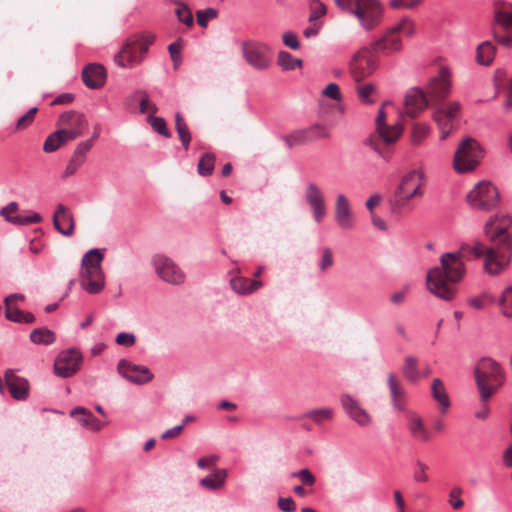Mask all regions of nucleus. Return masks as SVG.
<instances>
[{
    "label": "nucleus",
    "mask_w": 512,
    "mask_h": 512,
    "mask_svg": "<svg viewBox=\"0 0 512 512\" xmlns=\"http://www.w3.org/2000/svg\"><path fill=\"white\" fill-rule=\"evenodd\" d=\"M512 217L506 213L491 216L484 225V233L490 242L487 246L475 242L472 246L462 245L457 252L444 253L440 257V266L430 269L426 277L430 293L444 301H451L456 295L455 284L465 276L464 260L468 255L483 259V267L489 275H499L509 265L512 257V237L509 229Z\"/></svg>",
    "instance_id": "obj_1"
},
{
    "label": "nucleus",
    "mask_w": 512,
    "mask_h": 512,
    "mask_svg": "<svg viewBox=\"0 0 512 512\" xmlns=\"http://www.w3.org/2000/svg\"><path fill=\"white\" fill-rule=\"evenodd\" d=\"M387 386L390 402L396 412H405V427L410 437L420 443H428L432 440V433L426 425L423 417L413 410H407V393L395 373L387 374Z\"/></svg>",
    "instance_id": "obj_2"
},
{
    "label": "nucleus",
    "mask_w": 512,
    "mask_h": 512,
    "mask_svg": "<svg viewBox=\"0 0 512 512\" xmlns=\"http://www.w3.org/2000/svg\"><path fill=\"white\" fill-rule=\"evenodd\" d=\"M425 175L421 169H413L405 173L393 193L392 209L397 213L411 211L416 201L423 197Z\"/></svg>",
    "instance_id": "obj_3"
},
{
    "label": "nucleus",
    "mask_w": 512,
    "mask_h": 512,
    "mask_svg": "<svg viewBox=\"0 0 512 512\" xmlns=\"http://www.w3.org/2000/svg\"><path fill=\"white\" fill-rule=\"evenodd\" d=\"M474 377L479 397L489 400L505 383V372L492 358L480 359L474 367Z\"/></svg>",
    "instance_id": "obj_4"
},
{
    "label": "nucleus",
    "mask_w": 512,
    "mask_h": 512,
    "mask_svg": "<svg viewBox=\"0 0 512 512\" xmlns=\"http://www.w3.org/2000/svg\"><path fill=\"white\" fill-rule=\"evenodd\" d=\"M104 254L100 249H91L82 258L79 272L80 286L89 294H99L105 287V274L102 270Z\"/></svg>",
    "instance_id": "obj_5"
},
{
    "label": "nucleus",
    "mask_w": 512,
    "mask_h": 512,
    "mask_svg": "<svg viewBox=\"0 0 512 512\" xmlns=\"http://www.w3.org/2000/svg\"><path fill=\"white\" fill-rule=\"evenodd\" d=\"M154 41L155 36L148 32L129 36L114 56L115 63L124 69L136 67L144 60L149 47Z\"/></svg>",
    "instance_id": "obj_6"
},
{
    "label": "nucleus",
    "mask_w": 512,
    "mask_h": 512,
    "mask_svg": "<svg viewBox=\"0 0 512 512\" xmlns=\"http://www.w3.org/2000/svg\"><path fill=\"white\" fill-rule=\"evenodd\" d=\"M483 157L484 150L480 143L474 138L466 137L454 153L453 167L457 173H469L478 167Z\"/></svg>",
    "instance_id": "obj_7"
},
{
    "label": "nucleus",
    "mask_w": 512,
    "mask_h": 512,
    "mask_svg": "<svg viewBox=\"0 0 512 512\" xmlns=\"http://www.w3.org/2000/svg\"><path fill=\"white\" fill-rule=\"evenodd\" d=\"M466 200L472 209L488 212L499 205L500 194L491 182L480 181L468 192Z\"/></svg>",
    "instance_id": "obj_8"
},
{
    "label": "nucleus",
    "mask_w": 512,
    "mask_h": 512,
    "mask_svg": "<svg viewBox=\"0 0 512 512\" xmlns=\"http://www.w3.org/2000/svg\"><path fill=\"white\" fill-rule=\"evenodd\" d=\"M460 112L461 104L458 101L434 105L432 118L440 131V140H446L452 131L455 130Z\"/></svg>",
    "instance_id": "obj_9"
},
{
    "label": "nucleus",
    "mask_w": 512,
    "mask_h": 512,
    "mask_svg": "<svg viewBox=\"0 0 512 512\" xmlns=\"http://www.w3.org/2000/svg\"><path fill=\"white\" fill-rule=\"evenodd\" d=\"M493 36L503 46H512V4L507 2L496 3Z\"/></svg>",
    "instance_id": "obj_10"
},
{
    "label": "nucleus",
    "mask_w": 512,
    "mask_h": 512,
    "mask_svg": "<svg viewBox=\"0 0 512 512\" xmlns=\"http://www.w3.org/2000/svg\"><path fill=\"white\" fill-rule=\"evenodd\" d=\"M452 89V73L447 66H440L437 75L431 77L425 87V94L431 105L444 103Z\"/></svg>",
    "instance_id": "obj_11"
},
{
    "label": "nucleus",
    "mask_w": 512,
    "mask_h": 512,
    "mask_svg": "<svg viewBox=\"0 0 512 512\" xmlns=\"http://www.w3.org/2000/svg\"><path fill=\"white\" fill-rule=\"evenodd\" d=\"M384 8L379 0H358L352 15L365 31L376 29L383 18Z\"/></svg>",
    "instance_id": "obj_12"
},
{
    "label": "nucleus",
    "mask_w": 512,
    "mask_h": 512,
    "mask_svg": "<svg viewBox=\"0 0 512 512\" xmlns=\"http://www.w3.org/2000/svg\"><path fill=\"white\" fill-rule=\"evenodd\" d=\"M378 67V59L367 48L357 51L349 64L350 72L356 82L373 74Z\"/></svg>",
    "instance_id": "obj_13"
},
{
    "label": "nucleus",
    "mask_w": 512,
    "mask_h": 512,
    "mask_svg": "<svg viewBox=\"0 0 512 512\" xmlns=\"http://www.w3.org/2000/svg\"><path fill=\"white\" fill-rule=\"evenodd\" d=\"M152 265L158 277L172 285H181L185 282V274L181 268L170 258L157 254L152 258Z\"/></svg>",
    "instance_id": "obj_14"
},
{
    "label": "nucleus",
    "mask_w": 512,
    "mask_h": 512,
    "mask_svg": "<svg viewBox=\"0 0 512 512\" xmlns=\"http://www.w3.org/2000/svg\"><path fill=\"white\" fill-rule=\"evenodd\" d=\"M57 125L66 137L73 141L84 134L88 128V120L84 114L70 110L59 116Z\"/></svg>",
    "instance_id": "obj_15"
},
{
    "label": "nucleus",
    "mask_w": 512,
    "mask_h": 512,
    "mask_svg": "<svg viewBox=\"0 0 512 512\" xmlns=\"http://www.w3.org/2000/svg\"><path fill=\"white\" fill-rule=\"evenodd\" d=\"M242 55L246 62L257 70H265L271 64L270 48L260 42H244Z\"/></svg>",
    "instance_id": "obj_16"
},
{
    "label": "nucleus",
    "mask_w": 512,
    "mask_h": 512,
    "mask_svg": "<svg viewBox=\"0 0 512 512\" xmlns=\"http://www.w3.org/2000/svg\"><path fill=\"white\" fill-rule=\"evenodd\" d=\"M329 131L322 125L315 124L299 129L283 136V140L289 148L306 145L321 138H328Z\"/></svg>",
    "instance_id": "obj_17"
},
{
    "label": "nucleus",
    "mask_w": 512,
    "mask_h": 512,
    "mask_svg": "<svg viewBox=\"0 0 512 512\" xmlns=\"http://www.w3.org/2000/svg\"><path fill=\"white\" fill-rule=\"evenodd\" d=\"M305 200L311 209L313 220L318 224L321 223L326 217L327 207L323 191L316 183L307 184Z\"/></svg>",
    "instance_id": "obj_18"
},
{
    "label": "nucleus",
    "mask_w": 512,
    "mask_h": 512,
    "mask_svg": "<svg viewBox=\"0 0 512 512\" xmlns=\"http://www.w3.org/2000/svg\"><path fill=\"white\" fill-rule=\"evenodd\" d=\"M81 361L82 356L77 350L70 349L63 351L58 355L55 361V372L57 375L64 378L70 377L78 371Z\"/></svg>",
    "instance_id": "obj_19"
},
{
    "label": "nucleus",
    "mask_w": 512,
    "mask_h": 512,
    "mask_svg": "<svg viewBox=\"0 0 512 512\" xmlns=\"http://www.w3.org/2000/svg\"><path fill=\"white\" fill-rule=\"evenodd\" d=\"M117 370L122 377L138 385L150 382L153 378L152 373L147 367L135 365L124 359L118 362Z\"/></svg>",
    "instance_id": "obj_20"
},
{
    "label": "nucleus",
    "mask_w": 512,
    "mask_h": 512,
    "mask_svg": "<svg viewBox=\"0 0 512 512\" xmlns=\"http://www.w3.org/2000/svg\"><path fill=\"white\" fill-rule=\"evenodd\" d=\"M334 219L342 230L349 231L355 226V216L350 202L344 194H337L335 198Z\"/></svg>",
    "instance_id": "obj_21"
},
{
    "label": "nucleus",
    "mask_w": 512,
    "mask_h": 512,
    "mask_svg": "<svg viewBox=\"0 0 512 512\" xmlns=\"http://www.w3.org/2000/svg\"><path fill=\"white\" fill-rule=\"evenodd\" d=\"M340 403L345 413L358 425L367 427L371 424V415L350 394H342Z\"/></svg>",
    "instance_id": "obj_22"
},
{
    "label": "nucleus",
    "mask_w": 512,
    "mask_h": 512,
    "mask_svg": "<svg viewBox=\"0 0 512 512\" xmlns=\"http://www.w3.org/2000/svg\"><path fill=\"white\" fill-rule=\"evenodd\" d=\"M429 104L431 105V102L424 90L413 88L405 96L404 113L411 118H415L426 109Z\"/></svg>",
    "instance_id": "obj_23"
},
{
    "label": "nucleus",
    "mask_w": 512,
    "mask_h": 512,
    "mask_svg": "<svg viewBox=\"0 0 512 512\" xmlns=\"http://www.w3.org/2000/svg\"><path fill=\"white\" fill-rule=\"evenodd\" d=\"M5 385L10 395L19 401H24L29 396L30 385L27 379L18 376L13 370H7L4 374Z\"/></svg>",
    "instance_id": "obj_24"
},
{
    "label": "nucleus",
    "mask_w": 512,
    "mask_h": 512,
    "mask_svg": "<svg viewBox=\"0 0 512 512\" xmlns=\"http://www.w3.org/2000/svg\"><path fill=\"white\" fill-rule=\"evenodd\" d=\"M105 68L96 63L88 64L82 70V80L90 89H99L106 82Z\"/></svg>",
    "instance_id": "obj_25"
},
{
    "label": "nucleus",
    "mask_w": 512,
    "mask_h": 512,
    "mask_svg": "<svg viewBox=\"0 0 512 512\" xmlns=\"http://www.w3.org/2000/svg\"><path fill=\"white\" fill-rule=\"evenodd\" d=\"M401 47L400 36L392 28L388 29L385 35L373 44L374 50L380 51L385 55L396 53L401 50Z\"/></svg>",
    "instance_id": "obj_26"
},
{
    "label": "nucleus",
    "mask_w": 512,
    "mask_h": 512,
    "mask_svg": "<svg viewBox=\"0 0 512 512\" xmlns=\"http://www.w3.org/2000/svg\"><path fill=\"white\" fill-rule=\"evenodd\" d=\"M54 227L64 236H71L74 232V219L67 208L59 204L53 217Z\"/></svg>",
    "instance_id": "obj_27"
},
{
    "label": "nucleus",
    "mask_w": 512,
    "mask_h": 512,
    "mask_svg": "<svg viewBox=\"0 0 512 512\" xmlns=\"http://www.w3.org/2000/svg\"><path fill=\"white\" fill-rule=\"evenodd\" d=\"M232 290L239 295H250L263 286L260 280H251L237 274L230 280Z\"/></svg>",
    "instance_id": "obj_28"
},
{
    "label": "nucleus",
    "mask_w": 512,
    "mask_h": 512,
    "mask_svg": "<svg viewBox=\"0 0 512 512\" xmlns=\"http://www.w3.org/2000/svg\"><path fill=\"white\" fill-rule=\"evenodd\" d=\"M71 416L75 417L77 421L85 428L99 431L103 424L89 411L82 407H77L71 411Z\"/></svg>",
    "instance_id": "obj_29"
},
{
    "label": "nucleus",
    "mask_w": 512,
    "mask_h": 512,
    "mask_svg": "<svg viewBox=\"0 0 512 512\" xmlns=\"http://www.w3.org/2000/svg\"><path fill=\"white\" fill-rule=\"evenodd\" d=\"M228 472L226 469H214L212 474L200 480L201 487L217 491L224 487Z\"/></svg>",
    "instance_id": "obj_30"
},
{
    "label": "nucleus",
    "mask_w": 512,
    "mask_h": 512,
    "mask_svg": "<svg viewBox=\"0 0 512 512\" xmlns=\"http://www.w3.org/2000/svg\"><path fill=\"white\" fill-rule=\"evenodd\" d=\"M377 132L381 137L383 144L388 147L395 144L401 137L403 133V126L400 123H396L394 125L386 124L384 126H380V128L377 129Z\"/></svg>",
    "instance_id": "obj_31"
},
{
    "label": "nucleus",
    "mask_w": 512,
    "mask_h": 512,
    "mask_svg": "<svg viewBox=\"0 0 512 512\" xmlns=\"http://www.w3.org/2000/svg\"><path fill=\"white\" fill-rule=\"evenodd\" d=\"M432 396L439 405V410L445 414L450 406V400L443 382L435 378L432 382Z\"/></svg>",
    "instance_id": "obj_32"
},
{
    "label": "nucleus",
    "mask_w": 512,
    "mask_h": 512,
    "mask_svg": "<svg viewBox=\"0 0 512 512\" xmlns=\"http://www.w3.org/2000/svg\"><path fill=\"white\" fill-rule=\"evenodd\" d=\"M302 418L310 419L317 426L329 423L334 418V410L330 407L311 409L303 414Z\"/></svg>",
    "instance_id": "obj_33"
},
{
    "label": "nucleus",
    "mask_w": 512,
    "mask_h": 512,
    "mask_svg": "<svg viewBox=\"0 0 512 512\" xmlns=\"http://www.w3.org/2000/svg\"><path fill=\"white\" fill-rule=\"evenodd\" d=\"M6 318L16 323L30 324L35 321V317L32 313L22 311L17 306H5Z\"/></svg>",
    "instance_id": "obj_34"
},
{
    "label": "nucleus",
    "mask_w": 512,
    "mask_h": 512,
    "mask_svg": "<svg viewBox=\"0 0 512 512\" xmlns=\"http://www.w3.org/2000/svg\"><path fill=\"white\" fill-rule=\"evenodd\" d=\"M69 141L71 140L66 137L64 132L58 129L46 138L43 150L47 153L54 152Z\"/></svg>",
    "instance_id": "obj_35"
},
{
    "label": "nucleus",
    "mask_w": 512,
    "mask_h": 512,
    "mask_svg": "<svg viewBox=\"0 0 512 512\" xmlns=\"http://www.w3.org/2000/svg\"><path fill=\"white\" fill-rule=\"evenodd\" d=\"M495 57V47L491 42L481 43L476 50V61L480 65H490Z\"/></svg>",
    "instance_id": "obj_36"
},
{
    "label": "nucleus",
    "mask_w": 512,
    "mask_h": 512,
    "mask_svg": "<svg viewBox=\"0 0 512 512\" xmlns=\"http://www.w3.org/2000/svg\"><path fill=\"white\" fill-rule=\"evenodd\" d=\"M402 373L410 382H417L421 379L422 374L418 370V360L413 356H407L404 359Z\"/></svg>",
    "instance_id": "obj_37"
},
{
    "label": "nucleus",
    "mask_w": 512,
    "mask_h": 512,
    "mask_svg": "<svg viewBox=\"0 0 512 512\" xmlns=\"http://www.w3.org/2000/svg\"><path fill=\"white\" fill-rule=\"evenodd\" d=\"M364 144L376 153H378L383 159L388 160L390 157L389 151L386 149V145L383 144L381 137L378 135L377 128L375 132L370 134L364 141Z\"/></svg>",
    "instance_id": "obj_38"
},
{
    "label": "nucleus",
    "mask_w": 512,
    "mask_h": 512,
    "mask_svg": "<svg viewBox=\"0 0 512 512\" xmlns=\"http://www.w3.org/2000/svg\"><path fill=\"white\" fill-rule=\"evenodd\" d=\"M175 127L183 147L185 150H188L191 142V133L188 125L180 113H176L175 115Z\"/></svg>",
    "instance_id": "obj_39"
},
{
    "label": "nucleus",
    "mask_w": 512,
    "mask_h": 512,
    "mask_svg": "<svg viewBox=\"0 0 512 512\" xmlns=\"http://www.w3.org/2000/svg\"><path fill=\"white\" fill-rule=\"evenodd\" d=\"M175 15L179 22L191 28L194 25V18L189 6L183 2H176Z\"/></svg>",
    "instance_id": "obj_40"
},
{
    "label": "nucleus",
    "mask_w": 512,
    "mask_h": 512,
    "mask_svg": "<svg viewBox=\"0 0 512 512\" xmlns=\"http://www.w3.org/2000/svg\"><path fill=\"white\" fill-rule=\"evenodd\" d=\"M498 304L503 316L512 317V286L507 287L498 300Z\"/></svg>",
    "instance_id": "obj_41"
},
{
    "label": "nucleus",
    "mask_w": 512,
    "mask_h": 512,
    "mask_svg": "<svg viewBox=\"0 0 512 512\" xmlns=\"http://www.w3.org/2000/svg\"><path fill=\"white\" fill-rule=\"evenodd\" d=\"M215 165V155L205 153L199 160L197 171L201 176H209L212 174Z\"/></svg>",
    "instance_id": "obj_42"
},
{
    "label": "nucleus",
    "mask_w": 512,
    "mask_h": 512,
    "mask_svg": "<svg viewBox=\"0 0 512 512\" xmlns=\"http://www.w3.org/2000/svg\"><path fill=\"white\" fill-rule=\"evenodd\" d=\"M30 339L36 344H51L55 340V334L49 329H34L30 334Z\"/></svg>",
    "instance_id": "obj_43"
},
{
    "label": "nucleus",
    "mask_w": 512,
    "mask_h": 512,
    "mask_svg": "<svg viewBox=\"0 0 512 512\" xmlns=\"http://www.w3.org/2000/svg\"><path fill=\"white\" fill-rule=\"evenodd\" d=\"M278 64L284 70H294L297 67H301L302 61L300 59L294 58L290 53L286 51H281L278 54Z\"/></svg>",
    "instance_id": "obj_44"
},
{
    "label": "nucleus",
    "mask_w": 512,
    "mask_h": 512,
    "mask_svg": "<svg viewBox=\"0 0 512 512\" xmlns=\"http://www.w3.org/2000/svg\"><path fill=\"white\" fill-rule=\"evenodd\" d=\"M494 301V297L489 293L485 292L478 296L470 298L468 300V304L476 310H483L487 308L489 305L493 304Z\"/></svg>",
    "instance_id": "obj_45"
},
{
    "label": "nucleus",
    "mask_w": 512,
    "mask_h": 512,
    "mask_svg": "<svg viewBox=\"0 0 512 512\" xmlns=\"http://www.w3.org/2000/svg\"><path fill=\"white\" fill-rule=\"evenodd\" d=\"M430 127L426 124L416 123L413 125L411 141L414 145H419L429 134Z\"/></svg>",
    "instance_id": "obj_46"
},
{
    "label": "nucleus",
    "mask_w": 512,
    "mask_h": 512,
    "mask_svg": "<svg viewBox=\"0 0 512 512\" xmlns=\"http://www.w3.org/2000/svg\"><path fill=\"white\" fill-rule=\"evenodd\" d=\"M398 35L412 36L415 32V23L410 18H403L398 24L391 27Z\"/></svg>",
    "instance_id": "obj_47"
},
{
    "label": "nucleus",
    "mask_w": 512,
    "mask_h": 512,
    "mask_svg": "<svg viewBox=\"0 0 512 512\" xmlns=\"http://www.w3.org/2000/svg\"><path fill=\"white\" fill-rule=\"evenodd\" d=\"M334 265L333 252L330 248L322 249L321 257L318 263V268L321 273H326Z\"/></svg>",
    "instance_id": "obj_48"
},
{
    "label": "nucleus",
    "mask_w": 512,
    "mask_h": 512,
    "mask_svg": "<svg viewBox=\"0 0 512 512\" xmlns=\"http://www.w3.org/2000/svg\"><path fill=\"white\" fill-rule=\"evenodd\" d=\"M429 467L424 462L417 460L415 463V470L413 472V480L417 483H427L429 481V476L427 471Z\"/></svg>",
    "instance_id": "obj_49"
},
{
    "label": "nucleus",
    "mask_w": 512,
    "mask_h": 512,
    "mask_svg": "<svg viewBox=\"0 0 512 512\" xmlns=\"http://www.w3.org/2000/svg\"><path fill=\"white\" fill-rule=\"evenodd\" d=\"M217 10L214 8H207L204 10H198L196 12V19L199 26L206 28L207 24L210 20H213L217 17Z\"/></svg>",
    "instance_id": "obj_50"
},
{
    "label": "nucleus",
    "mask_w": 512,
    "mask_h": 512,
    "mask_svg": "<svg viewBox=\"0 0 512 512\" xmlns=\"http://www.w3.org/2000/svg\"><path fill=\"white\" fill-rule=\"evenodd\" d=\"M360 100L364 103H371V95L375 92V86L372 83H360L356 87Z\"/></svg>",
    "instance_id": "obj_51"
},
{
    "label": "nucleus",
    "mask_w": 512,
    "mask_h": 512,
    "mask_svg": "<svg viewBox=\"0 0 512 512\" xmlns=\"http://www.w3.org/2000/svg\"><path fill=\"white\" fill-rule=\"evenodd\" d=\"M149 122H150L152 128L157 133L161 134L162 136H164L166 138H170L171 137V133L167 129L166 122H165V120L163 118L150 116L149 117Z\"/></svg>",
    "instance_id": "obj_52"
},
{
    "label": "nucleus",
    "mask_w": 512,
    "mask_h": 512,
    "mask_svg": "<svg viewBox=\"0 0 512 512\" xmlns=\"http://www.w3.org/2000/svg\"><path fill=\"white\" fill-rule=\"evenodd\" d=\"M93 145V140L81 141L80 143L77 144L72 155L85 162L86 155L92 149Z\"/></svg>",
    "instance_id": "obj_53"
},
{
    "label": "nucleus",
    "mask_w": 512,
    "mask_h": 512,
    "mask_svg": "<svg viewBox=\"0 0 512 512\" xmlns=\"http://www.w3.org/2000/svg\"><path fill=\"white\" fill-rule=\"evenodd\" d=\"M41 221V215L36 212H31L29 216H14V219H12V223L16 225H29Z\"/></svg>",
    "instance_id": "obj_54"
},
{
    "label": "nucleus",
    "mask_w": 512,
    "mask_h": 512,
    "mask_svg": "<svg viewBox=\"0 0 512 512\" xmlns=\"http://www.w3.org/2000/svg\"><path fill=\"white\" fill-rule=\"evenodd\" d=\"M84 163L85 162L83 160L72 155L66 165L63 177L66 178L74 175Z\"/></svg>",
    "instance_id": "obj_55"
},
{
    "label": "nucleus",
    "mask_w": 512,
    "mask_h": 512,
    "mask_svg": "<svg viewBox=\"0 0 512 512\" xmlns=\"http://www.w3.org/2000/svg\"><path fill=\"white\" fill-rule=\"evenodd\" d=\"M37 111L38 109L36 107L29 109L25 115L18 119L16 128L22 130L28 127L33 122Z\"/></svg>",
    "instance_id": "obj_56"
},
{
    "label": "nucleus",
    "mask_w": 512,
    "mask_h": 512,
    "mask_svg": "<svg viewBox=\"0 0 512 512\" xmlns=\"http://www.w3.org/2000/svg\"><path fill=\"white\" fill-rule=\"evenodd\" d=\"M219 461V456L216 454L205 456L199 458L197 461V466L201 469H211L212 471L216 468L217 462Z\"/></svg>",
    "instance_id": "obj_57"
},
{
    "label": "nucleus",
    "mask_w": 512,
    "mask_h": 512,
    "mask_svg": "<svg viewBox=\"0 0 512 512\" xmlns=\"http://www.w3.org/2000/svg\"><path fill=\"white\" fill-rule=\"evenodd\" d=\"M292 476L299 478L300 481L307 486H313L316 482L315 476L307 468L301 469L298 472H294Z\"/></svg>",
    "instance_id": "obj_58"
},
{
    "label": "nucleus",
    "mask_w": 512,
    "mask_h": 512,
    "mask_svg": "<svg viewBox=\"0 0 512 512\" xmlns=\"http://www.w3.org/2000/svg\"><path fill=\"white\" fill-rule=\"evenodd\" d=\"M322 95L326 96L330 99L340 101L341 100V92L339 85L336 83H329L323 90Z\"/></svg>",
    "instance_id": "obj_59"
},
{
    "label": "nucleus",
    "mask_w": 512,
    "mask_h": 512,
    "mask_svg": "<svg viewBox=\"0 0 512 512\" xmlns=\"http://www.w3.org/2000/svg\"><path fill=\"white\" fill-rule=\"evenodd\" d=\"M461 494L462 489L460 487L453 488L449 494V503L454 509H460L464 505V502L461 499Z\"/></svg>",
    "instance_id": "obj_60"
},
{
    "label": "nucleus",
    "mask_w": 512,
    "mask_h": 512,
    "mask_svg": "<svg viewBox=\"0 0 512 512\" xmlns=\"http://www.w3.org/2000/svg\"><path fill=\"white\" fill-rule=\"evenodd\" d=\"M115 341L118 345L130 347L135 344L136 337L134 334L121 332L116 336Z\"/></svg>",
    "instance_id": "obj_61"
},
{
    "label": "nucleus",
    "mask_w": 512,
    "mask_h": 512,
    "mask_svg": "<svg viewBox=\"0 0 512 512\" xmlns=\"http://www.w3.org/2000/svg\"><path fill=\"white\" fill-rule=\"evenodd\" d=\"M421 0H390V6L395 9H409L418 5Z\"/></svg>",
    "instance_id": "obj_62"
},
{
    "label": "nucleus",
    "mask_w": 512,
    "mask_h": 512,
    "mask_svg": "<svg viewBox=\"0 0 512 512\" xmlns=\"http://www.w3.org/2000/svg\"><path fill=\"white\" fill-rule=\"evenodd\" d=\"M282 39L283 43L292 50H297L300 46L296 34L292 32H285Z\"/></svg>",
    "instance_id": "obj_63"
},
{
    "label": "nucleus",
    "mask_w": 512,
    "mask_h": 512,
    "mask_svg": "<svg viewBox=\"0 0 512 512\" xmlns=\"http://www.w3.org/2000/svg\"><path fill=\"white\" fill-rule=\"evenodd\" d=\"M181 41H176L174 43H171L168 47L170 56L175 64V66L178 65L180 62V52H181Z\"/></svg>",
    "instance_id": "obj_64"
}]
</instances>
